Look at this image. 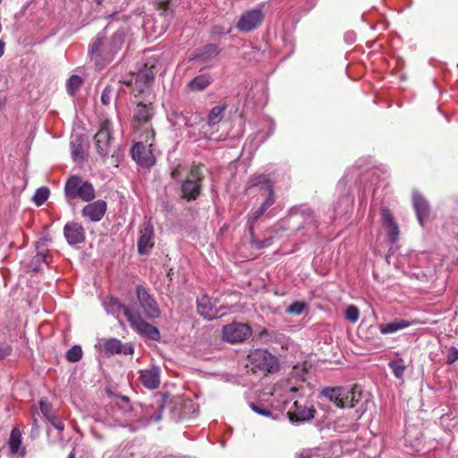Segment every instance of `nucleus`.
I'll use <instances>...</instances> for the list:
<instances>
[{
  "label": "nucleus",
  "mask_w": 458,
  "mask_h": 458,
  "mask_svg": "<svg viewBox=\"0 0 458 458\" xmlns=\"http://www.w3.org/2000/svg\"><path fill=\"white\" fill-rule=\"evenodd\" d=\"M103 305L107 313L119 318L123 314L132 329L140 335L146 336L151 340H157L160 336L159 331L157 327L146 322L140 315L133 313L128 307L124 306L120 301L114 297H106Z\"/></svg>",
  "instance_id": "f257e3e1"
},
{
  "label": "nucleus",
  "mask_w": 458,
  "mask_h": 458,
  "mask_svg": "<svg viewBox=\"0 0 458 458\" xmlns=\"http://www.w3.org/2000/svg\"><path fill=\"white\" fill-rule=\"evenodd\" d=\"M124 33L122 30L114 32L106 38L98 34L89 47V55L96 66L102 68L111 62L124 42Z\"/></svg>",
  "instance_id": "f03ea898"
},
{
  "label": "nucleus",
  "mask_w": 458,
  "mask_h": 458,
  "mask_svg": "<svg viewBox=\"0 0 458 458\" xmlns=\"http://www.w3.org/2000/svg\"><path fill=\"white\" fill-rule=\"evenodd\" d=\"M321 394L330 402L340 408H352L359 403L361 398V390L357 386L347 388L344 386L327 387Z\"/></svg>",
  "instance_id": "7ed1b4c3"
},
{
  "label": "nucleus",
  "mask_w": 458,
  "mask_h": 458,
  "mask_svg": "<svg viewBox=\"0 0 458 458\" xmlns=\"http://www.w3.org/2000/svg\"><path fill=\"white\" fill-rule=\"evenodd\" d=\"M64 191L69 199L80 198L86 202L91 201L96 196L93 185L79 176H71L67 180Z\"/></svg>",
  "instance_id": "20e7f679"
},
{
  "label": "nucleus",
  "mask_w": 458,
  "mask_h": 458,
  "mask_svg": "<svg viewBox=\"0 0 458 458\" xmlns=\"http://www.w3.org/2000/svg\"><path fill=\"white\" fill-rule=\"evenodd\" d=\"M225 109V105H218L214 106L208 113L207 122H204L202 117L199 116V114H193V120L195 122H200L201 128L199 129V135H192V132L190 131L189 137L192 139V140L194 141L199 138L210 139L213 131H209V129H212L214 126H216L222 121Z\"/></svg>",
  "instance_id": "39448f33"
},
{
  "label": "nucleus",
  "mask_w": 458,
  "mask_h": 458,
  "mask_svg": "<svg viewBox=\"0 0 458 458\" xmlns=\"http://www.w3.org/2000/svg\"><path fill=\"white\" fill-rule=\"evenodd\" d=\"M248 360L252 370L271 373L278 369V361L276 356L269 352L257 349L250 352Z\"/></svg>",
  "instance_id": "423d86ee"
},
{
  "label": "nucleus",
  "mask_w": 458,
  "mask_h": 458,
  "mask_svg": "<svg viewBox=\"0 0 458 458\" xmlns=\"http://www.w3.org/2000/svg\"><path fill=\"white\" fill-rule=\"evenodd\" d=\"M203 173L200 165H192L186 180L182 184V193L188 200L196 199L199 195Z\"/></svg>",
  "instance_id": "0eeeda50"
},
{
  "label": "nucleus",
  "mask_w": 458,
  "mask_h": 458,
  "mask_svg": "<svg viewBox=\"0 0 458 458\" xmlns=\"http://www.w3.org/2000/svg\"><path fill=\"white\" fill-rule=\"evenodd\" d=\"M252 335L251 327L244 323L233 322L222 329V339L229 344L242 343Z\"/></svg>",
  "instance_id": "6e6552de"
},
{
  "label": "nucleus",
  "mask_w": 458,
  "mask_h": 458,
  "mask_svg": "<svg viewBox=\"0 0 458 458\" xmlns=\"http://www.w3.org/2000/svg\"><path fill=\"white\" fill-rule=\"evenodd\" d=\"M152 116L151 106L149 105L140 103L137 105L134 111V120L137 123V128L140 130L142 128L144 131L141 134L146 140L148 141L149 139H153L155 136L154 130L149 123V121Z\"/></svg>",
  "instance_id": "1a4fd4ad"
},
{
  "label": "nucleus",
  "mask_w": 458,
  "mask_h": 458,
  "mask_svg": "<svg viewBox=\"0 0 458 458\" xmlns=\"http://www.w3.org/2000/svg\"><path fill=\"white\" fill-rule=\"evenodd\" d=\"M143 140L145 139L142 137ZM153 139H149L148 142H137L131 148V157L140 165L150 167L155 165L156 157L151 149Z\"/></svg>",
  "instance_id": "9d476101"
},
{
  "label": "nucleus",
  "mask_w": 458,
  "mask_h": 458,
  "mask_svg": "<svg viewBox=\"0 0 458 458\" xmlns=\"http://www.w3.org/2000/svg\"><path fill=\"white\" fill-rule=\"evenodd\" d=\"M136 293L144 316L149 319L157 318L161 314L160 309L156 300L149 294L147 289L138 285L136 287Z\"/></svg>",
  "instance_id": "9b49d317"
},
{
  "label": "nucleus",
  "mask_w": 458,
  "mask_h": 458,
  "mask_svg": "<svg viewBox=\"0 0 458 458\" xmlns=\"http://www.w3.org/2000/svg\"><path fill=\"white\" fill-rule=\"evenodd\" d=\"M265 14L260 7L248 10L242 13L236 24L241 32H250L256 30L263 21Z\"/></svg>",
  "instance_id": "f8f14e48"
},
{
  "label": "nucleus",
  "mask_w": 458,
  "mask_h": 458,
  "mask_svg": "<svg viewBox=\"0 0 458 458\" xmlns=\"http://www.w3.org/2000/svg\"><path fill=\"white\" fill-rule=\"evenodd\" d=\"M111 126L112 124L110 121H103L100 123L98 131L94 137L97 151L102 157H106L110 152V146L112 141Z\"/></svg>",
  "instance_id": "ddd939ff"
},
{
  "label": "nucleus",
  "mask_w": 458,
  "mask_h": 458,
  "mask_svg": "<svg viewBox=\"0 0 458 458\" xmlns=\"http://www.w3.org/2000/svg\"><path fill=\"white\" fill-rule=\"evenodd\" d=\"M197 310L198 313L207 320H213L223 315L216 310V301H213L208 295L198 298Z\"/></svg>",
  "instance_id": "4468645a"
},
{
  "label": "nucleus",
  "mask_w": 458,
  "mask_h": 458,
  "mask_svg": "<svg viewBox=\"0 0 458 458\" xmlns=\"http://www.w3.org/2000/svg\"><path fill=\"white\" fill-rule=\"evenodd\" d=\"M314 409L295 401L289 408L287 415L292 422H303L311 420L314 417Z\"/></svg>",
  "instance_id": "2eb2a0df"
},
{
  "label": "nucleus",
  "mask_w": 458,
  "mask_h": 458,
  "mask_svg": "<svg viewBox=\"0 0 458 458\" xmlns=\"http://www.w3.org/2000/svg\"><path fill=\"white\" fill-rule=\"evenodd\" d=\"M412 204L420 225H424L430 215V207L428 200L419 192L412 194Z\"/></svg>",
  "instance_id": "dca6fc26"
},
{
  "label": "nucleus",
  "mask_w": 458,
  "mask_h": 458,
  "mask_svg": "<svg viewBox=\"0 0 458 458\" xmlns=\"http://www.w3.org/2000/svg\"><path fill=\"white\" fill-rule=\"evenodd\" d=\"M106 212V202L105 200L98 199L86 205L83 208L81 214L91 222H98L103 218Z\"/></svg>",
  "instance_id": "f3484780"
},
{
  "label": "nucleus",
  "mask_w": 458,
  "mask_h": 458,
  "mask_svg": "<svg viewBox=\"0 0 458 458\" xmlns=\"http://www.w3.org/2000/svg\"><path fill=\"white\" fill-rule=\"evenodd\" d=\"M64 233L67 242L71 245L81 243L85 239V231L81 225L72 222L65 225Z\"/></svg>",
  "instance_id": "a211bd4d"
},
{
  "label": "nucleus",
  "mask_w": 458,
  "mask_h": 458,
  "mask_svg": "<svg viewBox=\"0 0 458 458\" xmlns=\"http://www.w3.org/2000/svg\"><path fill=\"white\" fill-rule=\"evenodd\" d=\"M140 235L138 241V250L140 254L148 253L153 247V226L150 223H146L140 228Z\"/></svg>",
  "instance_id": "6ab92c4d"
},
{
  "label": "nucleus",
  "mask_w": 458,
  "mask_h": 458,
  "mask_svg": "<svg viewBox=\"0 0 458 458\" xmlns=\"http://www.w3.org/2000/svg\"><path fill=\"white\" fill-rule=\"evenodd\" d=\"M140 373V380L145 387L148 389L158 387L160 384V370L157 367L142 369Z\"/></svg>",
  "instance_id": "aec40b11"
},
{
  "label": "nucleus",
  "mask_w": 458,
  "mask_h": 458,
  "mask_svg": "<svg viewBox=\"0 0 458 458\" xmlns=\"http://www.w3.org/2000/svg\"><path fill=\"white\" fill-rule=\"evenodd\" d=\"M382 218L385 223V226L387 229V238L390 243H394L399 237V227L394 222L390 211L386 208H382Z\"/></svg>",
  "instance_id": "412c9836"
},
{
  "label": "nucleus",
  "mask_w": 458,
  "mask_h": 458,
  "mask_svg": "<svg viewBox=\"0 0 458 458\" xmlns=\"http://www.w3.org/2000/svg\"><path fill=\"white\" fill-rule=\"evenodd\" d=\"M413 325V321L406 320V319H395L389 323L380 324L379 325V332L382 335H389L396 333L399 330L407 328L408 327Z\"/></svg>",
  "instance_id": "4be33fe9"
},
{
  "label": "nucleus",
  "mask_w": 458,
  "mask_h": 458,
  "mask_svg": "<svg viewBox=\"0 0 458 458\" xmlns=\"http://www.w3.org/2000/svg\"><path fill=\"white\" fill-rule=\"evenodd\" d=\"M213 78L209 73L196 76L189 83L188 88L192 91H201L211 84Z\"/></svg>",
  "instance_id": "5701e85b"
},
{
  "label": "nucleus",
  "mask_w": 458,
  "mask_h": 458,
  "mask_svg": "<svg viewBox=\"0 0 458 458\" xmlns=\"http://www.w3.org/2000/svg\"><path fill=\"white\" fill-rule=\"evenodd\" d=\"M8 445L12 454H20L21 456L25 454V449L21 448V432L18 428H14L11 431Z\"/></svg>",
  "instance_id": "b1692460"
},
{
  "label": "nucleus",
  "mask_w": 458,
  "mask_h": 458,
  "mask_svg": "<svg viewBox=\"0 0 458 458\" xmlns=\"http://www.w3.org/2000/svg\"><path fill=\"white\" fill-rule=\"evenodd\" d=\"M71 153L74 162L81 163L85 160V150L83 141L81 137H76L71 140Z\"/></svg>",
  "instance_id": "393cba45"
},
{
  "label": "nucleus",
  "mask_w": 458,
  "mask_h": 458,
  "mask_svg": "<svg viewBox=\"0 0 458 458\" xmlns=\"http://www.w3.org/2000/svg\"><path fill=\"white\" fill-rule=\"evenodd\" d=\"M263 186L266 191L268 190V186H272L268 175L265 174H255L250 176L248 181V186L255 187V186Z\"/></svg>",
  "instance_id": "a878e982"
},
{
  "label": "nucleus",
  "mask_w": 458,
  "mask_h": 458,
  "mask_svg": "<svg viewBox=\"0 0 458 458\" xmlns=\"http://www.w3.org/2000/svg\"><path fill=\"white\" fill-rule=\"evenodd\" d=\"M389 367L390 369H392L394 375L397 377V378H402L403 374H404V371L406 369V366L404 364V360H402V359H398V360H392L389 362Z\"/></svg>",
  "instance_id": "bb28decb"
},
{
  "label": "nucleus",
  "mask_w": 458,
  "mask_h": 458,
  "mask_svg": "<svg viewBox=\"0 0 458 458\" xmlns=\"http://www.w3.org/2000/svg\"><path fill=\"white\" fill-rule=\"evenodd\" d=\"M82 84V80L78 75H72L71 76L66 83L67 91L71 95H74L75 92L80 89V87Z\"/></svg>",
  "instance_id": "cd10ccee"
},
{
  "label": "nucleus",
  "mask_w": 458,
  "mask_h": 458,
  "mask_svg": "<svg viewBox=\"0 0 458 458\" xmlns=\"http://www.w3.org/2000/svg\"><path fill=\"white\" fill-rule=\"evenodd\" d=\"M219 53L218 47L216 45L209 44L205 46L200 53V57L207 61L209 60L215 56H216Z\"/></svg>",
  "instance_id": "c85d7f7f"
},
{
  "label": "nucleus",
  "mask_w": 458,
  "mask_h": 458,
  "mask_svg": "<svg viewBox=\"0 0 458 458\" xmlns=\"http://www.w3.org/2000/svg\"><path fill=\"white\" fill-rule=\"evenodd\" d=\"M265 213V209L260 206L258 208H252L248 215V226L250 231L253 230V225L258 221V219Z\"/></svg>",
  "instance_id": "c756f323"
},
{
  "label": "nucleus",
  "mask_w": 458,
  "mask_h": 458,
  "mask_svg": "<svg viewBox=\"0 0 458 458\" xmlns=\"http://www.w3.org/2000/svg\"><path fill=\"white\" fill-rule=\"evenodd\" d=\"M49 197V190L46 187L38 189L33 196V201L37 206H41Z\"/></svg>",
  "instance_id": "7c9ffc66"
},
{
  "label": "nucleus",
  "mask_w": 458,
  "mask_h": 458,
  "mask_svg": "<svg viewBox=\"0 0 458 458\" xmlns=\"http://www.w3.org/2000/svg\"><path fill=\"white\" fill-rule=\"evenodd\" d=\"M307 305L303 301H295L286 308V313L301 315L306 310Z\"/></svg>",
  "instance_id": "2f4dec72"
},
{
  "label": "nucleus",
  "mask_w": 458,
  "mask_h": 458,
  "mask_svg": "<svg viewBox=\"0 0 458 458\" xmlns=\"http://www.w3.org/2000/svg\"><path fill=\"white\" fill-rule=\"evenodd\" d=\"M105 350L109 353H121L123 351L122 343L117 339H110L105 344Z\"/></svg>",
  "instance_id": "473e14b6"
},
{
  "label": "nucleus",
  "mask_w": 458,
  "mask_h": 458,
  "mask_svg": "<svg viewBox=\"0 0 458 458\" xmlns=\"http://www.w3.org/2000/svg\"><path fill=\"white\" fill-rule=\"evenodd\" d=\"M66 359L71 362H76L81 360L82 356V350L80 346L74 345L66 352Z\"/></svg>",
  "instance_id": "72a5a7b5"
},
{
  "label": "nucleus",
  "mask_w": 458,
  "mask_h": 458,
  "mask_svg": "<svg viewBox=\"0 0 458 458\" xmlns=\"http://www.w3.org/2000/svg\"><path fill=\"white\" fill-rule=\"evenodd\" d=\"M360 312L356 306L350 305L345 310V318L350 322H356L359 319Z\"/></svg>",
  "instance_id": "f704fd0d"
},
{
  "label": "nucleus",
  "mask_w": 458,
  "mask_h": 458,
  "mask_svg": "<svg viewBox=\"0 0 458 458\" xmlns=\"http://www.w3.org/2000/svg\"><path fill=\"white\" fill-rule=\"evenodd\" d=\"M39 408H40L41 412L44 414V416L46 417L47 420H49L55 416V414L52 412V404L51 403H49L44 400H41L39 402Z\"/></svg>",
  "instance_id": "c9c22d12"
},
{
  "label": "nucleus",
  "mask_w": 458,
  "mask_h": 458,
  "mask_svg": "<svg viewBox=\"0 0 458 458\" xmlns=\"http://www.w3.org/2000/svg\"><path fill=\"white\" fill-rule=\"evenodd\" d=\"M267 191V198L261 205L262 208L265 209V211L275 203L273 186H268V190Z\"/></svg>",
  "instance_id": "e433bc0d"
},
{
  "label": "nucleus",
  "mask_w": 458,
  "mask_h": 458,
  "mask_svg": "<svg viewBox=\"0 0 458 458\" xmlns=\"http://www.w3.org/2000/svg\"><path fill=\"white\" fill-rule=\"evenodd\" d=\"M250 406L253 411H255L256 413H258L261 416H264V417H271L272 416L271 411L264 408L263 406L258 405L254 403H251Z\"/></svg>",
  "instance_id": "4c0bfd02"
},
{
  "label": "nucleus",
  "mask_w": 458,
  "mask_h": 458,
  "mask_svg": "<svg viewBox=\"0 0 458 458\" xmlns=\"http://www.w3.org/2000/svg\"><path fill=\"white\" fill-rule=\"evenodd\" d=\"M35 260L37 262H39V261H42L44 263H46L47 265H48L51 260H52V258L51 256L49 255L48 251H46V252H38L36 256H35Z\"/></svg>",
  "instance_id": "58836bf2"
},
{
  "label": "nucleus",
  "mask_w": 458,
  "mask_h": 458,
  "mask_svg": "<svg viewBox=\"0 0 458 458\" xmlns=\"http://www.w3.org/2000/svg\"><path fill=\"white\" fill-rule=\"evenodd\" d=\"M458 360V349L451 347L447 352V363L452 364Z\"/></svg>",
  "instance_id": "ea45409f"
},
{
  "label": "nucleus",
  "mask_w": 458,
  "mask_h": 458,
  "mask_svg": "<svg viewBox=\"0 0 458 458\" xmlns=\"http://www.w3.org/2000/svg\"><path fill=\"white\" fill-rule=\"evenodd\" d=\"M112 98V89L106 87L101 94V101L104 105H108Z\"/></svg>",
  "instance_id": "a19ab883"
},
{
  "label": "nucleus",
  "mask_w": 458,
  "mask_h": 458,
  "mask_svg": "<svg viewBox=\"0 0 458 458\" xmlns=\"http://www.w3.org/2000/svg\"><path fill=\"white\" fill-rule=\"evenodd\" d=\"M52 426L56 428L59 432H62L64 428V424L62 420H60L55 415L51 419L47 420Z\"/></svg>",
  "instance_id": "79ce46f5"
},
{
  "label": "nucleus",
  "mask_w": 458,
  "mask_h": 458,
  "mask_svg": "<svg viewBox=\"0 0 458 458\" xmlns=\"http://www.w3.org/2000/svg\"><path fill=\"white\" fill-rule=\"evenodd\" d=\"M137 79L138 80H144V82L146 84H148V83L151 82L154 80V74L152 73V72H150V73H145L144 72H140L137 75Z\"/></svg>",
  "instance_id": "37998d69"
},
{
  "label": "nucleus",
  "mask_w": 458,
  "mask_h": 458,
  "mask_svg": "<svg viewBox=\"0 0 458 458\" xmlns=\"http://www.w3.org/2000/svg\"><path fill=\"white\" fill-rule=\"evenodd\" d=\"M12 352V347L6 344H0V359L8 356Z\"/></svg>",
  "instance_id": "c03bdc74"
},
{
  "label": "nucleus",
  "mask_w": 458,
  "mask_h": 458,
  "mask_svg": "<svg viewBox=\"0 0 458 458\" xmlns=\"http://www.w3.org/2000/svg\"><path fill=\"white\" fill-rule=\"evenodd\" d=\"M117 404L121 407H123L124 410H130V403H129V399L128 397L126 396H123L120 398V401L119 403H117Z\"/></svg>",
  "instance_id": "a18cd8bd"
},
{
  "label": "nucleus",
  "mask_w": 458,
  "mask_h": 458,
  "mask_svg": "<svg viewBox=\"0 0 458 458\" xmlns=\"http://www.w3.org/2000/svg\"><path fill=\"white\" fill-rule=\"evenodd\" d=\"M122 352L124 354H131L133 353V348L131 345H124L123 346V351H121V353Z\"/></svg>",
  "instance_id": "49530a36"
},
{
  "label": "nucleus",
  "mask_w": 458,
  "mask_h": 458,
  "mask_svg": "<svg viewBox=\"0 0 458 458\" xmlns=\"http://www.w3.org/2000/svg\"><path fill=\"white\" fill-rule=\"evenodd\" d=\"M163 406H160L159 411L152 418L155 421H159L162 418Z\"/></svg>",
  "instance_id": "de8ad7c7"
},
{
  "label": "nucleus",
  "mask_w": 458,
  "mask_h": 458,
  "mask_svg": "<svg viewBox=\"0 0 458 458\" xmlns=\"http://www.w3.org/2000/svg\"><path fill=\"white\" fill-rule=\"evenodd\" d=\"M5 97L0 95V110H2L5 105Z\"/></svg>",
  "instance_id": "09e8293b"
},
{
  "label": "nucleus",
  "mask_w": 458,
  "mask_h": 458,
  "mask_svg": "<svg viewBox=\"0 0 458 458\" xmlns=\"http://www.w3.org/2000/svg\"><path fill=\"white\" fill-rule=\"evenodd\" d=\"M4 42L0 40V57L4 55Z\"/></svg>",
  "instance_id": "8fccbe9b"
},
{
  "label": "nucleus",
  "mask_w": 458,
  "mask_h": 458,
  "mask_svg": "<svg viewBox=\"0 0 458 458\" xmlns=\"http://www.w3.org/2000/svg\"><path fill=\"white\" fill-rule=\"evenodd\" d=\"M68 458H75V454L73 453H71L69 455H68Z\"/></svg>",
  "instance_id": "3c124183"
},
{
  "label": "nucleus",
  "mask_w": 458,
  "mask_h": 458,
  "mask_svg": "<svg viewBox=\"0 0 458 458\" xmlns=\"http://www.w3.org/2000/svg\"><path fill=\"white\" fill-rule=\"evenodd\" d=\"M297 458H305V457H304V455H303L302 454H299L297 455Z\"/></svg>",
  "instance_id": "603ef678"
},
{
  "label": "nucleus",
  "mask_w": 458,
  "mask_h": 458,
  "mask_svg": "<svg viewBox=\"0 0 458 458\" xmlns=\"http://www.w3.org/2000/svg\"><path fill=\"white\" fill-rule=\"evenodd\" d=\"M453 233L458 235V229L457 230L453 229Z\"/></svg>",
  "instance_id": "864d4df0"
},
{
  "label": "nucleus",
  "mask_w": 458,
  "mask_h": 458,
  "mask_svg": "<svg viewBox=\"0 0 458 458\" xmlns=\"http://www.w3.org/2000/svg\"><path fill=\"white\" fill-rule=\"evenodd\" d=\"M172 176H173V177H175V171H174V172L172 173Z\"/></svg>",
  "instance_id": "5fc2aeb1"
}]
</instances>
